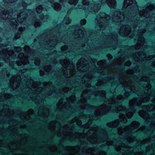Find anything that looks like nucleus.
<instances>
[{
  "label": "nucleus",
  "instance_id": "obj_1",
  "mask_svg": "<svg viewBox=\"0 0 155 155\" xmlns=\"http://www.w3.org/2000/svg\"><path fill=\"white\" fill-rule=\"evenodd\" d=\"M82 3H83L84 5H86L87 6V7L85 8H87V9L89 10H91V7L93 8V9H96L97 11L98 10L99 8L96 5H94L91 4L89 6H88L87 5H89V4L87 0H83ZM92 10H93V9H92Z\"/></svg>",
  "mask_w": 155,
  "mask_h": 155
},
{
  "label": "nucleus",
  "instance_id": "obj_2",
  "mask_svg": "<svg viewBox=\"0 0 155 155\" xmlns=\"http://www.w3.org/2000/svg\"><path fill=\"white\" fill-rule=\"evenodd\" d=\"M102 2H106L110 8H114L116 6V3L115 0H102Z\"/></svg>",
  "mask_w": 155,
  "mask_h": 155
},
{
  "label": "nucleus",
  "instance_id": "obj_3",
  "mask_svg": "<svg viewBox=\"0 0 155 155\" xmlns=\"http://www.w3.org/2000/svg\"><path fill=\"white\" fill-rule=\"evenodd\" d=\"M133 1L132 0H124V7L126 8L128 5L131 4L133 3Z\"/></svg>",
  "mask_w": 155,
  "mask_h": 155
},
{
  "label": "nucleus",
  "instance_id": "obj_4",
  "mask_svg": "<svg viewBox=\"0 0 155 155\" xmlns=\"http://www.w3.org/2000/svg\"><path fill=\"white\" fill-rule=\"evenodd\" d=\"M11 14L9 13V14H8L7 13H6V14H3V15L0 14V16L1 17H2V18H3L4 20H6L8 19H9V18H8V16H10V15Z\"/></svg>",
  "mask_w": 155,
  "mask_h": 155
},
{
  "label": "nucleus",
  "instance_id": "obj_5",
  "mask_svg": "<svg viewBox=\"0 0 155 155\" xmlns=\"http://www.w3.org/2000/svg\"><path fill=\"white\" fill-rule=\"evenodd\" d=\"M78 1V0H70L69 2V3L70 4L75 5L77 4Z\"/></svg>",
  "mask_w": 155,
  "mask_h": 155
},
{
  "label": "nucleus",
  "instance_id": "obj_6",
  "mask_svg": "<svg viewBox=\"0 0 155 155\" xmlns=\"http://www.w3.org/2000/svg\"><path fill=\"white\" fill-rule=\"evenodd\" d=\"M36 11L39 14L42 11V7L41 6H39L38 8H36Z\"/></svg>",
  "mask_w": 155,
  "mask_h": 155
},
{
  "label": "nucleus",
  "instance_id": "obj_7",
  "mask_svg": "<svg viewBox=\"0 0 155 155\" xmlns=\"http://www.w3.org/2000/svg\"><path fill=\"white\" fill-rule=\"evenodd\" d=\"M139 125V124L138 122H134L132 125V126H134V128L135 127H137L138 125Z\"/></svg>",
  "mask_w": 155,
  "mask_h": 155
},
{
  "label": "nucleus",
  "instance_id": "obj_8",
  "mask_svg": "<svg viewBox=\"0 0 155 155\" xmlns=\"http://www.w3.org/2000/svg\"><path fill=\"white\" fill-rule=\"evenodd\" d=\"M64 20L66 23L67 24H68L71 22V20L68 18H65Z\"/></svg>",
  "mask_w": 155,
  "mask_h": 155
},
{
  "label": "nucleus",
  "instance_id": "obj_9",
  "mask_svg": "<svg viewBox=\"0 0 155 155\" xmlns=\"http://www.w3.org/2000/svg\"><path fill=\"white\" fill-rule=\"evenodd\" d=\"M114 14L115 15H118L116 17V18H120V17L119 15H121V14H120V12H115L114 13Z\"/></svg>",
  "mask_w": 155,
  "mask_h": 155
},
{
  "label": "nucleus",
  "instance_id": "obj_10",
  "mask_svg": "<svg viewBox=\"0 0 155 155\" xmlns=\"http://www.w3.org/2000/svg\"><path fill=\"white\" fill-rule=\"evenodd\" d=\"M5 2H6L8 3L9 2H14L16 1L17 0H4Z\"/></svg>",
  "mask_w": 155,
  "mask_h": 155
},
{
  "label": "nucleus",
  "instance_id": "obj_11",
  "mask_svg": "<svg viewBox=\"0 0 155 155\" xmlns=\"http://www.w3.org/2000/svg\"><path fill=\"white\" fill-rule=\"evenodd\" d=\"M86 23V20L84 19L82 20L81 21V24L82 25H84Z\"/></svg>",
  "mask_w": 155,
  "mask_h": 155
},
{
  "label": "nucleus",
  "instance_id": "obj_12",
  "mask_svg": "<svg viewBox=\"0 0 155 155\" xmlns=\"http://www.w3.org/2000/svg\"><path fill=\"white\" fill-rule=\"evenodd\" d=\"M67 47L65 46H64L62 47L61 48V49L62 51H64L67 50Z\"/></svg>",
  "mask_w": 155,
  "mask_h": 155
},
{
  "label": "nucleus",
  "instance_id": "obj_13",
  "mask_svg": "<svg viewBox=\"0 0 155 155\" xmlns=\"http://www.w3.org/2000/svg\"><path fill=\"white\" fill-rule=\"evenodd\" d=\"M113 124V122H111L110 123H109V124H107V125L108 126H109L110 127H115V125H113V126H111V125H112Z\"/></svg>",
  "mask_w": 155,
  "mask_h": 155
},
{
  "label": "nucleus",
  "instance_id": "obj_14",
  "mask_svg": "<svg viewBox=\"0 0 155 155\" xmlns=\"http://www.w3.org/2000/svg\"><path fill=\"white\" fill-rule=\"evenodd\" d=\"M35 63L36 65H38L39 64L40 61H39L38 60L37 62L36 60H35Z\"/></svg>",
  "mask_w": 155,
  "mask_h": 155
},
{
  "label": "nucleus",
  "instance_id": "obj_15",
  "mask_svg": "<svg viewBox=\"0 0 155 155\" xmlns=\"http://www.w3.org/2000/svg\"><path fill=\"white\" fill-rule=\"evenodd\" d=\"M123 108V107L121 106H120L118 109V110L119 111L122 110V109Z\"/></svg>",
  "mask_w": 155,
  "mask_h": 155
},
{
  "label": "nucleus",
  "instance_id": "obj_16",
  "mask_svg": "<svg viewBox=\"0 0 155 155\" xmlns=\"http://www.w3.org/2000/svg\"><path fill=\"white\" fill-rule=\"evenodd\" d=\"M40 25V24L39 23H38V25H37L36 24H35V27H36L38 26H39Z\"/></svg>",
  "mask_w": 155,
  "mask_h": 155
},
{
  "label": "nucleus",
  "instance_id": "obj_17",
  "mask_svg": "<svg viewBox=\"0 0 155 155\" xmlns=\"http://www.w3.org/2000/svg\"><path fill=\"white\" fill-rule=\"evenodd\" d=\"M17 21H18V22H22V21H21L19 20V17H18V18H17Z\"/></svg>",
  "mask_w": 155,
  "mask_h": 155
},
{
  "label": "nucleus",
  "instance_id": "obj_18",
  "mask_svg": "<svg viewBox=\"0 0 155 155\" xmlns=\"http://www.w3.org/2000/svg\"><path fill=\"white\" fill-rule=\"evenodd\" d=\"M121 97H122V96L120 95L118 97V98L119 99H121Z\"/></svg>",
  "mask_w": 155,
  "mask_h": 155
},
{
  "label": "nucleus",
  "instance_id": "obj_19",
  "mask_svg": "<svg viewBox=\"0 0 155 155\" xmlns=\"http://www.w3.org/2000/svg\"><path fill=\"white\" fill-rule=\"evenodd\" d=\"M46 17V16H45L44 17H43V18H41V19H43L44 18H45Z\"/></svg>",
  "mask_w": 155,
  "mask_h": 155
},
{
  "label": "nucleus",
  "instance_id": "obj_20",
  "mask_svg": "<svg viewBox=\"0 0 155 155\" xmlns=\"http://www.w3.org/2000/svg\"><path fill=\"white\" fill-rule=\"evenodd\" d=\"M64 64L65 65H67V63H64Z\"/></svg>",
  "mask_w": 155,
  "mask_h": 155
},
{
  "label": "nucleus",
  "instance_id": "obj_21",
  "mask_svg": "<svg viewBox=\"0 0 155 155\" xmlns=\"http://www.w3.org/2000/svg\"><path fill=\"white\" fill-rule=\"evenodd\" d=\"M132 116V114H131V117Z\"/></svg>",
  "mask_w": 155,
  "mask_h": 155
},
{
  "label": "nucleus",
  "instance_id": "obj_22",
  "mask_svg": "<svg viewBox=\"0 0 155 155\" xmlns=\"http://www.w3.org/2000/svg\"><path fill=\"white\" fill-rule=\"evenodd\" d=\"M71 97V99L72 98V97Z\"/></svg>",
  "mask_w": 155,
  "mask_h": 155
},
{
  "label": "nucleus",
  "instance_id": "obj_23",
  "mask_svg": "<svg viewBox=\"0 0 155 155\" xmlns=\"http://www.w3.org/2000/svg\"><path fill=\"white\" fill-rule=\"evenodd\" d=\"M54 9L55 10H57L56 8H55V7H54Z\"/></svg>",
  "mask_w": 155,
  "mask_h": 155
},
{
  "label": "nucleus",
  "instance_id": "obj_24",
  "mask_svg": "<svg viewBox=\"0 0 155 155\" xmlns=\"http://www.w3.org/2000/svg\"><path fill=\"white\" fill-rule=\"evenodd\" d=\"M72 100H72V99H71V101H72Z\"/></svg>",
  "mask_w": 155,
  "mask_h": 155
},
{
  "label": "nucleus",
  "instance_id": "obj_25",
  "mask_svg": "<svg viewBox=\"0 0 155 155\" xmlns=\"http://www.w3.org/2000/svg\"><path fill=\"white\" fill-rule=\"evenodd\" d=\"M130 117H128V118H130Z\"/></svg>",
  "mask_w": 155,
  "mask_h": 155
}]
</instances>
